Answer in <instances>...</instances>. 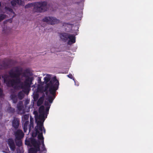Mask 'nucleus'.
Returning <instances> with one entry per match:
<instances>
[{
  "instance_id": "37998d69",
  "label": "nucleus",
  "mask_w": 153,
  "mask_h": 153,
  "mask_svg": "<svg viewBox=\"0 0 153 153\" xmlns=\"http://www.w3.org/2000/svg\"><path fill=\"white\" fill-rule=\"evenodd\" d=\"M1 2H0V7L1 6Z\"/></svg>"
},
{
  "instance_id": "393cba45",
  "label": "nucleus",
  "mask_w": 153,
  "mask_h": 153,
  "mask_svg": "<svg viewBox=\"0 0 153 153\" xmlns=\"http://www.w3.org/2000/svg\"><path fill=\"white\" fill-rule=\"evenodd\" d=\"M39 95L38 94H36L33 96V98L35 101H36L38 99Z\"/></svg>"
},
{
  "instance_id": "e433bc0d",
  "label": "nucleus",
  "mask_w": 153,
  "mask_h": 153,
  "mask_svg": "<svg viewBox=\"0 0 153 153\" xmlns=\"http://www.w3.org/2000/svg\"><path fill=\"white\" fill-rule=\"evenodd\" d=\"M17 108L18 110H21L22 109V106L20 105H19L18 104L17 105Z\"/></svg>"
},
{
  "instance_id": "0eeeda50",
  "label": "nucleus",
  "mask_w": 153,
  "mask_h": 153,
  "mask_svg": "<svg viewBox=\"0 0 153 153\" xmlns=\"http://www.w3.org/2000/svg\"><path fill=\"white\" fill-rule=\"evenodd\" d=\"M15 139L19 140H21L24 137V134L22 131L20 129H18L14 132Z\"/></svg>"
},
{
  "instance_id": "a19ab883",
  "label": "nucleus",
  "mask_w": 153,
  "mask_h": 153,
  "mask_svg": "<svg viewBox=\"0 0 153 153\" xmlns=\"http://www.w3.org/2000/svg\"><path fill=\"white\" fill-rule=\"evenodd\" d=\"M29 100H26V101H25V103H26V105L28 104V103H29Z\"/></svg>"
},
{
  "instance_id": "f704fd0d",
  "label": "nucleus",
  "mask_w": 153,
  "mask_h": 153,
  "mask_svg": "<svg viewBox=\"0 0 153 153\" xmlns=\"http://www.w3.org/2000/svg\"><path fill=\"white\" fill-rule=\"evenodd\" d=\"M45 105L47 106L50 107L51 105L49 104V102L47 101H45Z\"/></svg>"
},
{
  "instance_id": "c85d7f7f",
  "label": "nucleus",
  "mask_w": 153,
  "mask_h": 153,
  "mask_svg": "<svg viewBox=\"0 0 153 153\" xmlns=\"http://www.w3.org/2000/svg\"><path fill=\"white\" fill-rule=\"evenodd\" d=\"M30 127L29 128V131H30V128L31 127H32L33 128H34V123L33 122H32L31 121H30Z\"/></svg>"
},
{
  "instance_id": "f8f14e48",
  "label": "nucleus",
  "mask_w": 153,
  "mask_h": 153,
  "mask_svg": "<svg viewBox=\"0 0 153 153\" xmlns=\"http://www.w3.org/2000/svg\"><path fill=\"white\" fill-rule=\"evenodd\" d=\"M68 39H69L68 43V45H71L75 43L76 42V37L74 34H69Z\"/></svg>"
},
{
  "instance_id": "bb28decb",
  "label": "nucleus",
  "mask_w": 153,
  "mask_h": 153,
  "mask_svg": "<svg viewBox=\"0 0 153 153\" xmlns=\"http://www.w3.org/2000/svg\"><path fill=\"white\" fill-rule=\"evenodd\" d=\"M33 6V3H30V4H28L27 5H26L25 6V8H30V7H32Z\"/></svg>"
},
{
  "instance_id": "aec40b11",
  "label": "nucleus",
  "mask_w": 153,
  "mask_h": 153,
  "mask_svg": "<svg viewBox=\"0 0 153 153\" xmlns=\"http://www.w3.org/2000/svg\"><path fill=\"white\" fill-rule=\"evenodd\" d=\"M25 94L22 91H19L18 94V97L19 99L21 100L24 97Z\"/></svg>"
},
{
  "instance_id": "79ce46f5",
  "label": "nucleus",
  "mask_w": 153,
  "mask_h": 153,
  "mask_svg": "<svg viewBox=\"0 0 153 153\" xmlns=\"http://www.w3.org/2000/svg\"><path fill=\"white\" fill-rule=\"evenodd\" d=\"M3 33H5L6 34H8V33H7L6 32V31H4V30H3Z\"/></svg>"
},
{
  "instance_id": "4be33fe9",
  "label": "nucleus",
  "mask_w": 153,
  "mask_h": 153,
  "mask_svg": "<svg viewBox=\"0 0 153 153\" xmlns=\"http://www.w3.org/2000/svg\"><path fill=\"white\" fill-rule=\"evenodd\" d=\"M51 79V76L49 75H47V76L44 78V81L46 83L48 82Z\"/></svg>"
},
{
  "instance_id": "6ab92c4d",
  "label": "nucleus",
  "mask_w": 153,
  "mask_h": 153,
  "mask_svg": "<svg viewBox=\"0 0 153 153\" xmlns=\"http://www.w3.org/2000/svg\"><path fill=\"white\" fill-rule=\"evenodd\" d=\"M9 65L7 62H3L1 65H0V68L3 69L6 68L8 67Z\"/></svg>"
},
{
  "instance_id": "f03ea898",
  "label": "nucleus",
  "mask_w": 153,
  "mask_h": 153,
  "mask_svg": "<svg viewBox=\"0 0 153 153\" xmlns=\"http://www.w3.org/2000/svg\"><path fill=\"white\" fill-rule=\"evenodd\" d=\"M59 85V81L57 79L56 76H54L45 86L44 91L46 92L45 94H48V89L50 94L52 95L48 96L47 99L51 103L53 102L55 97V94L56 91L58 89Z\"/></svg>"
},
{
  "instance_id": "7ed1b4c3",
  "label": "nucleus",
  "mask_w": 153,
  "mask_h": 153,
  "mask_svg": "<svg viewBox=\"0 0 153 153\" xmlns=\"http://www.w3.org/2000/svg\"><path fill=\"white\" fill-rule=\"evenodd\" d=\"M36 121L37 122V126L35 127V131L32 133V136L33 137H35L38 135V138L39 140L44 139L42 130L43 123L41 121H37V120Z\"/></svg>"
},
{
  "instance_id": "20e7f679",
  "label": "nucleus",
  "mask_w": 153,
  "mask_h": 153,
  "mask_svg": "<svg viewBox=\"0 0 153 153\" xmlns=\"http://www.w3.org/2000/svg\"><path fill=\"white\" fill-rule=\"evenodd\" d=\"M47 3L45 1L38 2L33 3V11L37 13H42L46 11L47 10Z\"/></svg>"
},
{
  "instance_id": "6e6552de",
  "label": "nucleus",
  "mask_w": 153,
  "mask_h": 153,
  "mask_svg": "<svg viewBox=\"0 0 153 153\" xmlns=\"http://www.w3.org/2000/svg\"><path fill=\"white\" fill-rule=\"evenodd\" d=\"M13 127L15 129H17L19 128L20 124L19 119L14 117L12 121Z\"/></svg>"
},
{
  "instance_id": "4c0bfd02",
  "label": "nucleus",
  "mask_w": 153,
  "mask_h": 153,
  "mask_svg": "<svg viewBox=\"0 0 153 153\" xmlns=\"http://www.w3.org/2000/svg\"><path fill=\"white\" fill-rule=\"evenodd\" d=\"M50 106H47L46 107L45 110L46 112H48L49 109H50Z\"/></svg>"
},
{
  "instance_id": "7c9ffc66",
  "label": "nucleus",
  "mask_w": 153,
  "mask_h": 153,
  "mask_svg": "<svg viewBox=\"0 0 153 153\" xmlns=\"http://www.w3.org/2000/svg\"><path fill=\"white\" fill-rule=\"evenodd\" d=\"M30 139L29 140H25V143L27 145L30 146Z\"/></svg>"
},
{
  "instance_id": "cd10ccee",
  "label": "nucleus",
  "mask_w": 153,
  "mask_h": 153,
  "mask_svg": "<svg viewBox=\"0 0 153 153\" xmlns=\"http://www.w3.org/2000/svg\"><path fill=\"white\" fill-rule=\"evenodd\" d=\"M29 116L27 114H25L23 116V119L25 120H28L29 118Z\"/></svg>"
},
{
  "instance_id": "5701e85b",
  "label": "nucleus",
  "mask_w": 153,
  "mask_h": 153,
  "mask_svg": "<svg viewBox=\"0 0 153 153\" xmlns=\"http://www.w3.org/2000/svg\"><path fill=\"white\" fill-rule=\"evenodd\" d=\"M44 107L43 105L41 106L39 108V114L44 113Z\"/></svg>"
},
{
  "instance_id": "2eb2a0df",
  "label": "nucleus",
  "mask_w": 153,
  "mask_h": 153,
  "mask_svg": "<svg viewBox=\"0 0 153 153\" xmlns=\"http://www.w3.org/2000/svg\"><path fill=\"white\" fill-rule=\"evenodd\" d=\"M44 95H43L42 97H40L38 100L37 102V105L38 106H40L43 103L44 100Z\"/></svg>"
},
{
  "instance_id": "ddd939ff",
  "label": "nucleus",
  "mask_w": 153,
  "mask_h": 153,
  "mask_svg": "<svg viewBox=\"0 0 153 153\" xmlns=\"http://www.w3.org/2000/svg\"><path fill=\"white\" fill-rule=\"evenodd\" d=\"M69 35V33H60L59 34V36L62 40V41L65 42L68 40Z\"/></svg>"
},
{
  "instance_id": "58836bf2",
  "label": "nucleus",
  "mask_w": 153,
  "mask_h": 153,
  "mask_svg": "<svg viewBox=\"0 0 153 153\" xmlns=\"http://www.w3.org/2000/svg\"><path fill=\"white\" fill-rule=\"evenodd\" d=\"M23 129L24 132H26L27 130V127H25V126H23Z\"/></svg>"
},
{
  "instance_id": "b1692460",
  "label": "nucleus",
  "mask_w": 153,
  "mask_h": 153,
  "mask_svg": "<svg viewBox=\"0 0 153 153\" xmlns=\"http://www.w3.org/2000/svg\"><path fill=\"white\" fill-rule=\"evenodd\" d=\"M8 111L10 113H14L15 111V109L11 107H9L7 109Z\"/></svg>"
},
{
  "instance_id": "a878e982",
  "label": "nucleus",
  "mask_w": 153,
  "mask_h": 153,
  "mask_svg": "<svg viewBox=\"0 0 153 153\" xmlns=\"http://www.w3.org/2000/svg\"><path fill=\"white\" fill-rule=\"evenodd\" d=\"M6 17V15L5 14H1L0 15V22L4 19Z\"/></svg>"
},
{
  "instance_id": "39448f33",
  "label": "nucleus",
  "mask_w": 153,
  "mask_h": 153,
  "mask_svg": "<svg viewBox=\"0 0 153 153\" xmlns=\"http://www.w3.org/2000/svg\"><path fill=\"white\" fill-rule=\"evenodd\" d=\"M33 80V77H27L24 81V84L22 82L21 84V88L24 90H26L30 88L31 85L33 84L32 82Z\"/></svg>"
},
{
  "instance_id": "ea45409f",
  "label": "nucleus",
  "mask_w": 153,
  "mask_h": 153,
  "mask_svg": "<svg viewBox=\"0 0 153 153\" xmlns=\"http://www.w3.org/2000/svg\"><path fill=\"white\" fill-rule=\"evenodd\" d=\"M42 130L43 131V132H44V134H45L46 133V130H45V128L43 126L42 127Z\"/></svg>"
},
{
  "instance_id": "c756f323",
  "label": "nucleus",
  "mask_w": 153,
  "mask_h": 153,
  "mask_svg": "<svg viewBox=\"0 0 153 153\" xmlns=\"http://www.w3.org/2000/svg\"><path fill=\"white\" fill-rule=\"evenodd\" d=\"M27 72V70H25V72L22 74V76L26 78L28 76L27 75L26 72Z\"/></svg>"
},
{
  "instance_id": "a211bd4d",
  "label": "nucleus",
  "mask_w": 153,
  "mask_h": 153,
  "mask_svg": "<svg viewBox=\"0 0 153 153\" xmlns=\"http://www.w3.org/2000/svg\"><path fill=\"white\" fill-rule=\"evenodd\" d=\"M41 143L42 146L41 147V152H44V153H46L47 152V149L45 147L44 144V139L42 140Z\"/></svg>"
},
{
  "instance_id": "412c9836",
  "label": "nucleus",
  "mask_w": 153,
  "mask_h": 153,
  "mask_svg": "<svg viewBox=\"0 0 153 153\" xmlns=\"http://www.w3.org/2000/svg\"><path fill=\"white\" fill-rule=\"evenodd\" d=\"M15 142L17 146L20 147L22 146V143L21 140H18L15 139Z\"/></svg>"
},
{
  "instance_id": "4468645a",
  "label": "nucleus",
  "mask_w": 153,
  "mask_h": 153,
  "mask_svg": "<svg viewBox=\"0 0 153 153\" xmlns=\"http://www.w3.org/2000/svg\"><path fill=\"white\" fill-rule=\"evenodd\" d=\"M30 140V145L32 144L33 147L40 146L41 143L39 141H37L33 138H31Z\"/></svg>"
},
{
  "instance_id": "c03bdc74",
  "label": "nucleus",
  "mask_w": 153,
  "mask_h": 153,
  "mask_svg": "<svg viewBox=\"0 0 153 153\" xmlns=\"http://www.w3.org/2000/svg\"><path fill=\"white\" fill-rule=\"evenodd\" d=\"M24 91V92H25V91Z\"/></svg>"
},
{
  "instance_id": "1a4fd4ad",
  "label": "nucleus",
  "mask_w": 153,
  "mask_h": 153,
  "mask_svg": "<svg viewBox=\"0 0 153 153\" xmlns=\"http://www.w3.org/2000/svg\"><path fill=\"white\" fill-rule=\"evenodd\" d=\"M7 142L10 149L12 151H14L15 149L16 146L14 140L12 138H9L7 140Z\"/></svg>"
},
{
  "instance_id": "473e14b6",
  "label": "nucleus",
  "mask_w": 153,
  "mask_h": 153,
  "mask_svg": "<svg viewBox=\"0 0 153 153\" xmlns=\"http://www.w3.org/2000/svg\"><path fill=\"white\" fill-rule=\"evenodd\" d=\"M29 121H25L24 123V126L25 127H27L28 124H29Z\"/></svg>"
},
{
  "instance_id": "9d476101",
  "label": "nucleus",
  "mask_w": 153,
  "mask_h": 153,
  "mask_svg": "<svg viewBox=\"0 0 153 153\" xmlns=\"http://www.w3.org/2000/svg\"><path fill=\"white\" fill-rule=\"evenodd\" d=\"M39 152L41 153L43 152H41L40 146L33 147L29 149L28 153H37V152Z\"/></svg>"
},
{
  "instance_id": "2f4dec72",
  "label": "nucleus",
  "mask_w": 153,
  "mask_h": 153,
  "mask_svg": "<svg viewBox=\"0 0 153 153\" xmlns=\"http://www.w3.org/2000/svg\"><path fill=\"white\" fill-rule=\"evenodd\" d=\"M67 76L69 77V78L71 79H73L74 81L75 79L73 77L72 75L71 74H69L68 75H67Z\"/></svg>"
},
{
  "instance_id": "f3484780",
  "label": "nucleus",
  "mask_w": 153,
  "mask_h": 153,
  "mask_svg": "<svg viewBox=\"0 0 153 153\" xmlns=\"http://www.w3.org/2000/svg\"><path fill=\"white\" fill-rule=\"evenodd\" d=\"M10 98L11 99L13 100V103H16L18 101L17 98L16 96L14 94H12L10 95Z\"/></svg>"
},
{
  "instance_id": "f257e3e1",
  "label": "nucleus",
  "mask_w": 153,
  "mask_h": 153,
  "mask_svg": "<svg viewBox=\"0 0 153 153\" xmlns=\"http://www.w3.org/2000/svg\"><path fill=\"white\" fill-rule=\"evenodd\" d=\"M17 68L15 71L11 69L9 72L10 76L12 78L10 79L7 74H4L2 76L4 83L6 84L7 87L16 89L17 87V85L21 83V80L19 77L21 74L22 70L20 71Z\"/></svg>"
},
{
  "instance_id": "c9c22d12",
  "label": "nucleus",
  "mask_w": 153,
  "mask_h": 153,
  "mask_svg": "<svg viewBox=\"0 0 153 153\" xmlns=\"http://www.w3.org/2000/svg\"><path fill=\"white\" fill-rule=\"evenodd\" d=\"M5 8L7 10L9 11L10 12H13V10L11 8L7 7H5Z\"/></svg>"
},
{
  "instance_id": "9b49d317",
  "label": "nucleus",
  "mask_w": 153,
  "mask_h": 153,
  "mask_svg": "<svg viewBox=\"0 0 153 153\" xmlns=\"http://www.w3.org/2000/svg\"><path fill=\"white\" fill-rule=\"evenodd\" d=\"M11 4L13 6H15L16 4L23 6L25 4L24 1L21 0H12L11 1Z\"/></svg>"
},
{
  "instance_id": "423d86ee",
  "label": "nucleus",
  "mask_w": 153,
  "mask_h": 153,
  "mask_svg": "<svg viewBox=\"0 0 153 153\" xmlns=\"http://www.w3.org/2000/svg\"><path fill=\"white\" fill-rule=\"evenodd\" d=\"M42 21L51 25L55 24L59 22V20L56 18L49 16L45 17L42 19Z\"/></svg>"
},
{
  "instance_id": "72a5a7b5",
  "label": "nucleus",
  "mask_w": 153,
  "mask_h": 153,
  "mask_svg": "<svg viewBox=\"0 0 153 153\" xmlns=\"http://www.w3.org/2000/svg\"><path fill=\"white\" fill-rule=\"evenodd\" d=\"M3 95V90L2 89L0 88V97H2Z\"/></svg>"
},
{
  "instance_id": "dca6fc26",
  "label": "nucleus",
  "mask_w": 153,
  "mask_h": 153,
  "mask_svg": "<svg viewBox=\"0 0 153 153\" xmlns=\"http://www.w3.org/2000/svg\"><path fill=\"white\" fill-rule=\"evenodd\" d=\"M45 113H41L38 116V119L39 120V121H41L43 123V122L45 120Z\"/></svg>"
}]
</instances>
